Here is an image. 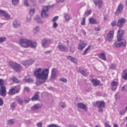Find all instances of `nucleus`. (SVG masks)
I'll list each match as a JSON object with an SVG mask.
<instances>
[{
  "label": "nucleus",
  "instance_id": "obj_46",
  "mask_svg": "<svg viewBox=\"0 0 127 127\" xmlns=\"http://www.w3.org/2000/svg\"><path fill=\"white\" fill-rule=\"evenodd\" d=\"M24 4L26 6L28 7L29 6V4L28 3V0H24Z\"/></svg>",
  "mask_w": 127,
  "mask_h": 127
},
{
  "label": "nucleus",
  "instance_id": "obj_28",
  "mask_svg": "<svg viewBox=\"0 0 127 127\" xmlns=\"http://www.w3.org/2000/svg\"><path fill=\"white\" fill-rule=\"evenodd\" d=\"M24 81H25L31 83H32L33 82V80L31 78H27V77H26L25 78L23 79Z\"/></svg>",
  "mask_w": 127,
  "mask_h": 127
},
{
  "label": "nucleus",
  "instance_id": "obj_32",
  "mask_svg": "<svg viewBox=\"0 0 127 127\" xmlns=\"http://www.w3.org/2000/svg\"><path fill=\"white\" fill-rule=\"evenodd\" d=\"M40 27L38 26H36L33 28V32L34 33H36L39 32Z\"/></svg>",
  "mask_w": 127,
  "mask_h": 127
},
{
  "label": "nucleus",
  "instance_id": "obj_19",
  "mask_svg": "<svg viewBox=\"0 0 127 127\" xmlns=\"http://www.w3.org/2000/svg\"><path fill=\"white\" fill-rule=\"evenodd\" d=\"M58 47L61 51L65 52L68 51L67 48L63 45H59L58 46Z\"/></svg>",
  "mask_w": 127,
  "mask_h": 127
},
{
  "label": "nucleus",
  "instance_id": "obj_35",
  "mask_svg": "<svg viewBox=\"0 0 127 127\" xmlns=\"http://www.w3.org/2000/svg\"><path fill=\"white\" fill-rule=\"evenodd\" d=\"M42 11H44L47 12L48 11L49 9L48 7L47 6H43L42 7Z\"/></svg>",
  "mask_w": 127,
  "mask_h": 127
},
{
  "label": "nucleus",
  "instance_id": "obj_54",
  "mask_svg": "<svg viewBox=\"0 0 127 127\" xmlns=\"http://www.w3.org/2000/svg\"><path fill=\"white\" fill-rule=\"evenodd\" d=\"M57 73V70L56 68H53L52 70V73L56 75Z\"/></svg>",
  "mask_w": 127,
  "mask_h": 127
},
{
  "label": "nucleus",
  "instance_id": "obj_50",
  "mask_svg": "<svg viewBox=\"0 0 127 127\" xmlns=\"http://www.w3.org/2000/svg\"><path fill=\"white\" fill-rule=\"evenodd\" d=\"M47 127H58L57 125L55 124H52L49 125Z\"/></svg>",
  "mask_w": 127,
  "mask_h": 127
},
{
  "label": "nucleus",
  "instance_id": "obj_7",
  "mask_svg": "<svg viewBox=\"0 0 127 127\" xmlns=\"http://www.w3.org/2000/svg\"><path fill=\"white\" fill-rule=\"evenodd\" d=\"M114 31L111 30L110 31L107 35L106 40L109 42H111L113 38Z\"/></svg>",
  "mask_w": 127,
  "mask_h": 127
},
{
  "label": "nucleus",
  "instance_id": "obj_55",
  "mask_svg": "<svg viewBox=\"0 0 127 127\" xmlns=\"http://www.w3.org/2000/svg\"><path fill=\"white\" fill-rule=\"evenodd\" d=\"M30 100V99L28 97L27 98H25V99L24 100H23L25 103H28Z\"/></svg>",
  "mask_w": 127,
  "mask_h": 127
},
{
  "label": "nucleus",
  "instance_id": "obj_52",
  "mask_svg": "<svg viewBox=\"0 0 127 127\" xmlns=\"http://www.w3.org/2000/svg\"><path fill=\"white\" fill-rule=\"evenodd\" d=\"M4 81L2 79H0V86L3 85Z\"/></svg>",
  "mask_w": 127,
  "mask_h": 127
},
{
  "label": "nucleus",
  "instance_id": "obj_51",
  "mask_svg": "<svg viewBox=\"0 0 127 127\" xmlns=\"http://www.w3.org/2000/svg\"><path fill=\"white\" fill-rule=\"evenodd\" d=\"M58 16H56L54 17L52 20V21L53 22H55V21L58 19Z\"/></svg>",
  "mask_w": 127,
  "mask_h": 127
},
{
  "label": "nucleus",
  "instance_id": "obj_30",
  "mask_svg": "<svg viewBox=\"0 0 127 127\" xmlns=\"http://www.w3.org/2000/svg\"><path fill=\"white\" fill-rule=\"evenodd\" d=\"M39 98V96L38 95L36 94L34 95L31 98V100L33 101L37 100Z\"/></svg>",
  "mask_w": 127,
  "mask_h": 127
},
{
  "label": "nucleus",
  "instance_id": "obj_57",
  "mask_svg": "<svg viewBox=\"0 0 127 127\" xmlns=\"http://www.w3.org/2000/svg\"><path fill=\"white\" fill-rule=\"evenodd\" d=\"M60 81H62L64 83L66 82L67 81V80L64 78H62L60 79Z\"/></svg>",
  "mask_w": 127,
  "mask_h": 127
},
{
  "label": "nucleus",
  "instance_id": "obj_40",
  "mask_svg": "<svg viewBox=\"0 0 127 127\" xmlns=\"http://www.w3.org/2000/svg\"><path fill=\"white\" fill-rule=\"evenodd\" d=\"M111 85L113 87H116L117 86L118 83L117 82L114 81L112 82L111 83Z\"/></svg>",
  "mask_w": 127,
  "mask_h": 127
},
{
  "label": "nucleus",
  "instance_id": "obj_44",
  "mask_svg": "<svg viewBox=\"0 0 127 127\" xmlns=\"http://www.w3.org/2000/svg\"><path fill=\"white\" fill-rule=\"evenodd\" d=\"M6 37H0V43H2L5 41L6 39Z\"/></svg>",
  "mask_w": 127,
  "mask_h": 127
},
{
  "label": "nucleus",
  "instance_id": "obj_49",
  "mask_svg": "<svg viewBox=\"0 0 127 127\" xmlns=\"http://www.w3.org/2000/svg\"><path fill=\"white\" fill-rule=\"evenodd\" d=\"M86 18L84 17L82 19V21L81 23V24L82 25H84L85 24V21L86 20Z\"/></svg>",
  "mask_w": 127,
  "mask_h": 127
},
{
  "label": "nucleus",
  "instance_id": "obj_56",
  "mask_svg": "<svg viewBox=\"0 0 127 127\" xmlns=\"http://www.w3.org/2000/svg\"><path fill=\"white\" fill-rule=\"evenodd\" d=\"M99 101H97L96 102H94L93 103V105L94 106H96L98 104Z\"/></svg>",
  "mask_w": 127,
  "mask_h": 127
},
{
  "label": "nucleus",
  "instance_id": "obj_34",
  "mask_svg": "<svg viewBox=\"0 0 127 127\" xmlns=\"http://www.w3.org/2000/svg\"><path fill=\"white\" fill-rule=\"evenodd\" d=\"M46 12L44 11H42L41 13V16L43 18H46L48 17V15L46 13Z\"/></svg>",
  "mask_w": 127,
  "mask_h": 127
},
{
  "label": "nucleus",
  "instance_id": "obj_6",
  "mask_svg": "<svg viewBox=\"0 0 127 127\" xmlns=\"http://www.w3.org/2000/svg\"><path fill=\"white\" fill-rule=\"evenodd\" d=\"M20 90V88H17L16 87H15L10 89L8 93L9 95H13L18 93Z\"/></svg>",
  "mask_w": 127,
  "mask_h": 127
},
{
  "label": "nucleus",
  "instance_id": "obj_62",
  "mask_svg": "<svg viewBox=\"0 0 127 127\" xmlns=\"http://www.w3.org/2000/svg\"><path fill=\"white\" fill-rule=\"evenodd\" d=\"M125 112V111L124 110H122L120 111V114L121 115L124 114Z\"/></svg>",
  "mask_w": 127,
  "mask_h": 127
},
{
  "label": "nucleus",
  "instance_id": "obj_60",
  "mask_svg": "<svg viewBox=\"0 0 127 127\" xmlns=\"http://www.w3.org/2000/svg\"><path fill=\"white\" fill-rule=\"evenodd\" d=\"M56 75L55 74H53L52 73V74L51 76V79H53L55 78V77L56 76Z\"/></svg>",
  "mask_w": 127,
  "mask_h": 127
},
{
  "label": "nucleus",
  "instance_id": "obj_13",
  "mask_svg": "<svg viewBox=\"0 0 127 127\" xmlns=\"http://www.w3.org/2000/svg\"><path fill=\"white\" fill-rule=\"evenodd\" d=\"M6 91L5 88L3 85L0 87V95L3 97H5L6 95L5 93Z\"/></svg>",
  "mask_w": 127,
  "mask_h": 127
},
{
  "label": "nucleus",
  "instance_id": "obj_59",
  "mask_svg": "<svg viewBox=\"0 0 127 127\" xmlns=\"http://www.w3.org/2000/svg\"><path fill=\"white\" fill-rule=\"evenodd\" d=\"M37 126L38 127H42V123L41 122H38L37 124Z\"/></svg>",
  "mask_w": 127,
  "mask_h": 127
},
{
  "label": "nucleus",
  "instance_id": "obj_58",
  "mask_svg": "<svg viewBox=\"0 0 127 127\" xmlns=\"http://www.w3.org/2000/svg\"><path fill=\"white\" fill-rule=\"evenodd\" d=\"M53 22L54 23L53 25V27L54 28H57L58 26L57 24L55 22Z\"/></svg>",
  "mask_w": 127,
  "mask_h": 127
},
{
  "label": "nucleus",
  "instance_id": "obj_2",
  "mask_svg": "<svg viewBox=\"0 0 127 127\" xmlns=\"http://www.w3.org/2000/svg\"><path fill=\"white\" fill-rule=\"evenodd\" d=\"M8 65L14 71L17 72H19L22 69L21 65L15 62H10L8 63Z\"/></svg>",
  "mask_w": 127,
  "mask_h": 127
},
{
  "label": "nucleus",
  "instance_id": "obj_10",
  "mask_svg": "<svg viewBox=\"0 0 127 127\" xmlns=\"http://www.w3.org/2000/svg\"><path fill=\"white\" fill-rule=\"evenodd\" d=\"M123 8V5L122 4H119L115 12V14L116 15H118L122 11Z\"/></svg>",
  "mask_w": 127,
  "mask_h": 127
},
{
  "label": "nucleus",
  "instance_id": "obj_47",
  "mask_svg": "<svg viewBox=\"0 0 127 127\" xmlns=\"http://www.w3.org/2000/svg\"><path fill=\"white\" fill-rule=\"evenodd\" d=\"M91 12L92 11L91 10H88L85 12L84 15H88L91 13Z\"/></svg>",
  "mask_w": 127,
  "mask_h": 127
},
{
  "label": "nucleus",
  "instance_id": "obj_37",
  "mask_svg": "<svg viewBox=\"0 0 127 127\" xmlns=\"http://www.w3.org/2000/svg\"><path fill=\"white\" fill-rule=\"evenodd\" d=\"M64 17L66 20L67 21H69L70 19L69 16L67 14L64 15Z\"/></svg>",
  "mask_w": 127,
  "mask_h": 127
},
{
  "label": "nucleus",
  "instance_id": "obj_64",
  "mask_svg": "<svg viewBox=\"0 0 127 127\" xmlns=\"http://www.w3.org/2000/svg\"><path fill=\"white\" fill-rule=\"evenodd\" d=\"M99 109L98 110V111L99 112H102L103 111V108H98Z\"/></svg>",
  "mask_w": 127,
  "mask_h": 127
},
{
  "label": "nucleus",
  "instance_id": "obj_29",
  "mask_svg": "<svg viewBox=\"0 0 127 127\" xmlns=\"http://www.w3.org/2000/svg\"><path fill=\"white\" fill-rule=\"evenodd\" d=\"M35 19L38 23L41 24L44 23V22L41 20L39 17H36L35 18Z\"/></svg>",
  "mask_w": 127,
  "mask_h": 127
},
{
  "label": "nucleus",
  "instance_id": "obj_25",
  "mask_svg": "<svg viewBox=\"0 0 127 127\" xmlns=\"http://www.w3.org/2000/svg\"><path fill=\"white\" fill-rule=\"evenodd\" d=\"M30 42H29V46L30 45L32 48H33L36 47L37 44L35 42H33L31 40H30Z\"/></svg>",
  "mask_w": 127,
  "mask_h": 127
},
{
  "label": "nucleus",
  "instance_id": "obj_12",
  "mask_svg": "<svg viewBox=\"0 0 127 127\" xmlns=\"http://www.w3.org/2000/svg\"><path fill=\"white\" fill-rule=\"evenodd\" d=\"M50 43V40L47 39H44L41 40L42 44L44 48L46 47Z\"/></svg>",
  "mask_w": 127,
  "mask_h": 127
},
{
  "label": "nucleus",
  "instance_id": "obj_42",
  "mask_svg": "<svg viewBox=\"0 0 127 127\" xmlns=\"http://www.w3.org/2000/svg\"><path fill=\"white\" fill-rule=\"evenodd\" d=\"M60 106L63 108H64L65 106V104L64 102H61L60 104Z\"/></svg>",
  "mask_w": 127,
  "mask_h": 127
},
{
  "label": "nucleus",
  "instance_id": "obj_41",
  "mask_svg": "<svg viewBox=\"0 0 127 127\" xmlns=\"http://www.w3.org/2000/svg\"><path fill=\"white\" fill-rule=\"evenodd\" d=\"M12 80L13 82L16 83H19L20 82V81L15 77H13Z\"/></svg>",
  "mask_w": 127,
  "mask_h": 127
},
{
  "label": "nucleus",
  "instance_id": "obj_27",
  "mask_svg": "<svg viewBox=\"0 0 127 127\" xmlns=\"http://www.w3.org/2000/svg\"><path fill=\"white\" fill-rule=\"evenodd\" d=\"M98 108H105V104L103 101H99Z\"/></svg>",
  "mask_w": 127,
  "mask_h": 127
},
{
  "label": "nucleus",
  "instance_id": "obj_22",
  "mask_svg": "<svg viewBox=\"0 0 127 127\" xmlns=\"http://www.w3.org/2000/svg\"><path fill=\"white\" fill-rule=\"evenodd\" d=\"M41 107V105L40 104H37L33 106L31 108V109L32 110H35L38 109Z\"/></svg>",
  "mask_w": 127,
  "mask_h": 127
},
{
  "label": "nucleus",
  "instance_id": "obj_23",
  "mask_svg": "<svg viewBox=\"0 0 127 127\" xmlns=\"http://www.w3.org/2000/svg\"><path fill=\"white\" fill-rule=\"evenodd\" d=\"M121 76L124 79L127 80V71L126 69L123 70Z\"/></svg>",
  "mask_w": 127,
  "mask_h": 127
},
{
  "label": "nucleus",
  "instance_id": "obj_31",
  "mask_svg": "<svg viewBox=\"0 0 127 127\" xmlns=\"http://www.w3.org/2000/svg\"><path fill=\"white\" fill-rule=\"evenodd\" d=\"M14 122L15 121L13 119H10L8 120L7 121L6 124L11 125L14 124Z\"/></svg>",
  "mask_w": 127,
  "mask_h": 127
},
{
  "label": "nucleus",
  "instance_id": "obj_8",
  "mask_svg": "<svg viewBox=\"0 0 127 127\" xmlns=\"http://www.w3.org/2000/svg\"><path fill=\"white\" fill-rule=\"evenodd\" d=\"M126 22V20L125 18H120L118 20L117 25L119 27L122 28Z\"/></svg>",
  "mask_w": 127,
  "mask_h": 127
},
{
  "label": "nucleus",
  "instance_id": "obj_16",
  "mask_svg": "<svg viewBox=\"0 0 127 127\" xmlns=\"http://www.w3.org/2000/svg\"><path fill=\"white\" fill-rule=\"evenodd\" d=\"M93 2L95 5H98V7L100 8L102 7V1L101 0H93Z\"/></svg>",
  "mask_w": 127,
  "mask_h": 127
},
{
  "label": "nucleus",
  "instance_id": "obj_26",
  "mask_svg": "<svg viewBox=\"0 0 127 127\" xmlns=\"http://www.w3.org/2000/svg\"><path fill=\"white\" fill-rule=\"evenodd\" d=\"M98 57L100 59L105 61L106 60L105 55L103 53H101L98 55Z\"/></svg>",
  "mask_w": 127,
  "mask_h": 127
},
{
  "label": "nucleus",
  "instance_id": "obj_14",
  "mask_svg": "<svg viewBox=\"0 0 127 127\" xmlns=\"http://www.w3.org/2000/svg\"><path fill=\"white\" fill-rule=\"evenodd\" d=\"M79 70L81 74L85 76H87L88 74V73L86 72L87 70L84 68L80 67Z\"/></svg>",
  "mask_w": 127,
  "mask_h": 127
},
{
  "label": "nucleus",
  "instance_id": "obj_18",
  "mask_svg": "<svg viewBox=\"0 0 127 127\" xmlns=\"http://www.w3.org/2000/svg\"><path fill=\"white\" fill-rule=\"evenodd\" d=\"M0 14L4 17L6 19H9L10 18V16L4 10H0Z\"/></svg>",
  "mask_w": 127,
  "mask_h": 127
},
{
  "label": "nucleus",
  "instance_id": "obj_61",
  "mask_svg": "<svg viewBox=\"0 0 127 127\" xmlns=\"http://www.w3.org/2000/svg\"><path fill=\"white\" fill-rule=\"evenodd\" d=\"M95 30L96 31H99L100 30L101 28L100 27H95Z\"/></svg>",
  "mask_w": 127,
  "mask_h": 127
},
{
  "label": "nucleus",
  "instance_id": "obj_3",
  "mask_svg": "<svg viewBox=\"0 0 127 127\" xmlns=\"http://www.w3.org/2000/svg\"><path fill=\"white\" fill-rule=\"evenodd\" d=\"M30 40L26 39H21L19 40V44L22 47L27 48L29 46Z\"/></svg>",
  "mask_w": 127,
  "mask_h": 127
},
{
  "label": "nucleus",
  "instance_id": "obj_5",
  "mask_svg": "<svg viewBox=\"0 0 127 127\" xmlns=\"http://www.w3.org/2000/svg\"><path fill=\"white\" fill-rule=\"evenodd\" d=\"M125 31L124 30H122L120 29L118 31V33L117 35V38L119 40H124L123 39V35L124 34Z\"/></svg>",
  "mask_w": 127,
  "mask_h": 127
},
{
  "label": "nucleus",
  "instance_id": "obj_20",
  "mask_svg": "<svg viewBox=\"0 0 127 127\" xmlns=\"http://www.w3.org/2000/svg\"><path fill=\"white\" fill-rule=\"evenodd\" d=\"M89 23L92 24H97L98 23L95 19L92 17L89 19Z\"/></svg>",
  "mask_w": 127,
  "mask_h": 127
},
{
  "label": "nucleus",
  "instance_id": "obj_39",
  "mask_svg": "<svg viewBox=\"0 0 127 127\" xmlns=\"http://www.w3.org/2000/svg\"><path fill=\"white\" fill-rule=\"evenodd\" d=\"M11 1L12 4L15 5L19 2V0H11Z\"/></svg>",
  "mask_w": 127,
  "mask_h": 127
},
{
  "label": "nucleus",
  "instance_id": "obj_21",
  "mask_svg": "<svg viewBox=\"0 0 127 127\" xmlns=\"http://www.w3.org/2000/svg\"><path fill=\"white\" fill-rule=\"evenodd\" d=\"M12 24L14 28H17L20 27V23L19 21L15 20L13 22Z\"/></svg>",
  "mask_w": 127,
  "mask_h": 127
},
{
  "label": "nucleus",
  "instance_id": "obj_1",
  "mask_svg": "<svg viewBox=\"0 0 127 127\" xmlns=\"http://www.w3.org/2000/svg\"><path fill=\"white\" fill-rule=\"evenodd\" d=\"M42 69L41 68L37 69L34 73V76L37 79H41L44 81L41 80H37L36 84L37 85H39L44 83L48 78L49 73V69L46 68L43 70L41 72V71Z\"/></svg>",
  "mask_w": 127,
  "mask_h": 127
},
{
  "label": "nucleus",
  "instance_id": "obj_17",
  "mask_svg": "<svg viewBox=\"0 0 127 127\" xmlns=\"http://www.w3.org/2000/svg\"><path fill=\"white\" fill-rule=\"evenodd\" d=\"M91 82L93 83L94 86H96L98 85H101L100 81L96 80L94 79H92L91 80Z\"/></svg>",
  "mask_w": 127,
  "mask_h": 127
},
{
  "label": "nucleus",
  "instance_id": "obj_36",
  "mask_svg": "<svg viewBox=\"0 0 127 127\" xmlns=\"http://www.w3.org/2000/svg\"><path fill=\"white\" fill-rule=\"evenodd\" d=\"M16 105L15 102H12L10 104V107L11 109L13 110L15 107Z\"/></svg>",
  "mask_w": 127,
  "mask_h": 127
},
{
  "label": "nucleus",
  "instance_id": "obj_45",
  "mask_svg": "<svg viewBox=\"0 0 127 127\" xmlns=\"http://www.w3.org/2000/svg\"><path fill=\"white\" fill-rule=\"evenodd\" d=\"M24 91H26L28 92H29L30 91V89L28 87H25L24 90Z\"/></svg>",
  "mask_w": 127,
  "mask_h": 127
},
{
  "label": "nucleus",
  "instance_id": "obj_38",
  "mask_svg": "<svg viewBox=\"0 0 127 127\" xmlns=\"http://www.w3.org/2000/svg\"><path fill=\"white\" fill-rule=\"evenodd\" d=\"M17 101L20 104H22L24 102L23 100L20 98H17Z\"/></svg>",
  "mask_w": 127,
  "mask_h": 127
},
{
  "label": "nucleus",
  "instance_id": "obj_4",
  "mask_svg": "<svg viewBox=\"0 0 127 127\" xmlns=\"http://www.w3.org/2000/svg\"><path fill=\"white\" fill-rule=\"evenodd\" d=\"M118 40L115 42L113 44V46L116 47H119L121 46H126V42L125 40H119L117 39Z\"/></svg>",
  "mask_w": 127,
  "mask_h": 127
},
{
  "label": "nucleus",
  "instance_id": "obj_24",
  "mask_svg": "<svg viewBox=\"0 0 127 127\" xmlns=\"http://www.w3.org/2000/svg\"><path fill=\"white\" fill-rule=\"evenodd\" d=\"M67 59L69 60H70L72 62L74 63H76L77 60L75 58L72 57L71 56H67Z\"/></svg>",
  "mask_w": 127,
  "mask_h": 127
},
{
  "label": "nucleus",
  "instance_id": "obj_9",
  "mask_svg": "<svg viewBox=\"0 0 127 127\" xmlns=\"http://www.w3.org/2000/svg\"><path fill=\"white\" fill-rule=\"evenodd\" d=\"M34 62V61L32 59L28 60H24L22 61V64L25 66L29 65L32 64Z\"/></svg>",
  "mask_w": 127,
  "mask_h": 127
},
{
  "label": "nucleus",
  "instance_id": "obj_15",
  "mask_svg": "<svg viewBox=\"0 0 127 127\" xmlns=\"http://www.w3.org/2000/svg\"><path fill=\"white\" fill-rule=\"evenodd\" d=\"M86 43L83 41L81 42L78 44V49L80 50H82L86 46Z\"/></svg>",
  "mask_w": 127,
  "mask_h": 127
},
{
  "label": "nucleus",
  "instance_id": "obj_63",
  "mask_svg": "<svg viewBox=\"0 0 127 127\" xmlns=\"http://www.w3.org/2000/svg\"><path fill=\"white\" fill-rule=\"evenodd\" d=\"M111 24L113 26H115L116 25V22L115 21H113L111 23Z\"/></svg>",
  "mask_w": 127,
  "mask_h": 127
},
{
  "label": "nucleus",
  "instance_id": "obj_33",
  "mask_svg": "<svg viewBox=\"0 0 127 127\" xmlns=\"http://www.w3.org/2000/svg\"><path fill=\"white\" fill-rule=\"evenodd\" d=\"M91 47L90 45L84 51V52L83 53V55H85L88 52L89 50L90 49Z\"/></svg>",
  "mask_w": 127,
  "mask_h": 127
},
{
  "label": "nucleus",
  "instance_id": "obj_53",
  "mask_svg": "<svg viewBox=\"0 0 127 127\" xmlns=\"http://www.w3.org/2000/svg\"><path fill=\"white\" fill-rule=\"evenodd\" d=\"M70 50L71 52H74L75 50V47L73 46H71L70 48Z\"/></svg>",
  "mask_w": 127,
  "mask_h": 127
},
{
  "label": "nucleus",
  "instance_id": "obj_43",
  "mask_svg": "<svg viewBox=\"0 0 127 127\" xmlns=\"http://www.w3.org/2000/svg\"><path fill=\"white\" fill-rule=\"evenodd\" d=\"M35 12V10L34 9H31L29 12V14L31 16H32Z\"/></svg>",
  "mask_w": 127,
  "mask_h": 127
},
{
  "label": "nucleus",
  "instance_id": "obj_48",
  "mask_svg": "<svg viewBox=\"0 0 127 127\" xmlns=\"http://www.w3.org/2000/svg\"><path fill=\"white\" fill-rule=\"evenodd\" d=\"M115 67V65L114 64H112L110 66V68L111 69H114Z\"/></svg>",
  "mask_w": 127,
  "mask_h": 127
},
{
  "label": "nucleus",
  "instance_id": "obj_11",
  "mask_svg": "<svg viewBox=\"0 0 127 127\" xmlns=\"http://www.w3.org/2000/svg\"><path fill=\"white\" fill-rule=\"evenodd\" d=\"M77 106L78 108L83 110L84 111H86L88 110V107L86 105L83 103L80 102L77 103Z\"/></svg>",
  "mask_w": 127,
  "mask_h": 127
}]
</instances>
